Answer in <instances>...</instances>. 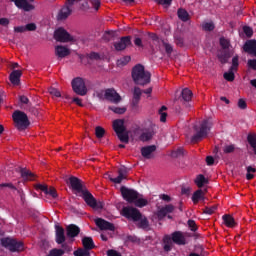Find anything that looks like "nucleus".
Here are the masks:
<instances>
[{
	"mask_svg": "<svg viewBox=\"0 0 256 256\" xmlns=\"http://www.w3.org/2000/svg\"><path fill=\"white\" fill-rule=\"evenodd\" d=\"M68 183L72 187L73 191H76V193H81L85 203H87L89 207H92V209H103V202H97L89 191L83 190V185L81 184L80 179L77 177H70Z\"/></svg>",
	"mask_w": 256,
	"mask_h": 256,
	"instance_id": "obj_1",
	"label": "nucleus"
},
{
	"mask_svg": "<svg viewBox=\"0 0 256 256\" xmlns=\"http://www.w3.org/2000/svg\"><path fill=\"white\" fill-rule=\"evenodd\" d=\"M121 215L123 217H126V219H129L130 221H140V227H142V229H147V227L149 226L147 218H143L141 212H139L137 208L124 207L121 210Z\"/></svg>",
	"mask_w": 256,
	"mask_h": 256,
	"instance_id": "obj_2",
	"label": "nucleus"
},
{
	"mask_svg": "<svg viewBox=\"0 0 256 256\" xmlns=\"http://www.w3.org/2000/svg\"><path fill=\"white\" fill-rule=\"evenodd\" d=\"M121 193L125 201H128V203H134L136 207H145V205H147V200L139 196V193H137L135 190L122 187Z\"/></svg>",
	"mask_w": 256,
	"mask_h": 256,
	"instance_id": "obj_3",
	"label": "nucleus"
},
{
	"mask_svg": "<svg viewBox=\"0 0 256 256\" xmlns=\"http://www.w3.org/2000/svg\"><path fill=\"white\" fill-rule=\"evenodd\" d=\"M132 79L136 85H147L151 82V73L145 71L142 65H136L132 70Z\"/></svg>",
	"mask_w": 256,
	"mask_h": 256,
	"instance_id": "obj_4",
	"label": "nucleus"
},
{
	"mask_svg": "<svg viewBox=\"0 0 256 256\" xmlns=\"http://www.w3.org/2000/svg\"><path fill=\"white\" fill-rule=\"evenodd\" d=\"M173 241V242H172ZM173 243L176 245H186L187 244V234L183 232H174L171 236L164 237V249L165 251H171Z\"/></svg>",
	"mask_w": 256,
	"mask_h": 256,
	"instance_id": "obj_5",
	"label": "nucleus"
},
{
	"mask_svg": "<svg viewBox=\"0 0 256 256\" xmlns=\"http://www.w3.org/2000/svg\"><path fill=\"white\" fill-rule=\"evenodd\" d=\"M72 5H76L79 9H87L88 7L87 0H67L66 6L63 7L58 14L59 20L67 19L71 15Z\"/></svg>",
	"mask_w": 256,
	"mask_h": 256,
	"instance_id": "obj_6",
	"label": "nucleus"
},
{
	"mask_svg": "<svg viewBox=\"0 0 256 256\" xmlns=\"http://www.w3.org/2000/svg\"><path fill=\"white\" fill-rule=\"evenodd\" d=\"M112 129L122 143H129V135H127V126L125 125V120H114L112 122Z\"/></svg>",
	"mask_w": 256,
	"mask_h": 256,
	"instance_id": "obj_7",
	"label": "nucleus"
},
{
	"mask_svg": "<svg viewBox=\"0 0 256 256\" xmlns=\"http://www.w3.org/2000/svg\"><path fill=\"white\" fill-rule=\"evenodd\" d=\"M211 129V122L209 120H204L201 123H198L194 126V136L192 137V141L197 143V141H201L204 137H207V133H209Z\"/></svg>",
	"mask_w": 256,
	"mask_h": 256,
	"instance_id": "obj_8",
	"label": "nucleus"
},
{
	"mask_svg": "<svg viewBox=\"0 0 256 256\" xmlns=\"http://www.w3.org/2000/svg\"><path fill=\"white\" fill-rule=\"evenodd\" d=\"M12 117L15 127H17V129L20 131H23V129H27V127H29V119L27 118V114L21 111H16L13 113Z\"/></svg>",
	"mask_w": 256,
	"mask_h": 256,
	"instance_id": "obj_9",
	"label": "nucleus"
},
{
	"mask_svg": "<svg viewBox=\"0 0 256 256\" xmlns=\"http://www.w3.org/2000/svg\"><path fill=\"white\" fill-rule=\"evenodd\" d=\"M1 244L6 249H9V251L15 252V251H24L25 246L23 245V242L17 241L13 238H3L1 240Z\"/></svg>",
	"mask_w": 256,
	"mask_h": 256,
	"instance_id": "obj_10",
	"label": "nucleus"
},
{
	"mask_svg": "<svg viewBox=\"0 0 256 256\" xmlns=\"http://www.w3.org/2000/svg\"><path fill=\"white\" fill-rule=\"evenodd\" d=\"M72 89L77 95H87V87L83 78H75L72 80Z\"/></svg>",
	"mask_w": 256,
	"mask_h": 256,
	"instance_id": "obj_11",
	"label": "nucleus"
},
{
	"mask_svg": "<svg viewBox=\"0 0 256 256\" xmlns=\"http://www.w3.org/2000/svg\"><path fill=\"white\" fill-rule=\"evenodd\" d=\"M54 39L56 41H59L60 43H69V41H72L73 38L65 29L63 28H58L55 33H54Z\"/></svg>",
	"mask_w": 256,
	"mask_h": 256,
	"instance_id": "obj_12",
	"label": "nucleus"
},
{
	"mask_svg": "<svg viewBox=\"0 0 256 256\" xmlns=\"http://www.w3.org/2000/svg\"><path fill=\"white\" fill-rule=\"evenodd\" d=\"M11 1H14L16 7H18L19 9H23L24 11H33V9H35L33 4H31L33 0H11Z\"/></svg>",
	"mask_w": 256,
	"mask_h": 256,
	"instance_id": "obj_13",
	"label": "nucleus"
},
{
	"mask_svg": "<svg viewBox=\"0 0 256 256\" xmlns=\"http://www.w3.org/2000/svg\"><path fill=\"white\" fill-rule=\"evenodd\" d=\"M95 223H96L97 227H99V229H101L102 231H114L115 230V226H113V224L105 221L104 219L97 218L95 220Z\"/></svg>",
	"mask_w": 256,
	"mask_h": 256,
	"instance_id": "obj_14",
	"label": "nucleus"
},
{
	"mask_svg": "<svg viewBox=\"0 0 256 256\" xmlns=\"http://www.w3.org/2000/svg\"><path fill=\"white\" fill-rule=\"evenodd\" d=\"M129 45H131V37L126 36V37H122L119 42H116L114 44V47L116 51H123V49H127Z\"/></svg>",
	"mask_w": 256,
	"mask_h": 256,
	"instance_id": "obj_15",
	"label": "nucleus"
},
{
	"mask_svg": "<svg viewBox=\"0 0 256 256\" xmlns=\"http://www.w3.org/2000/svg\"><path fill=\"white\" fill-rule=\"evenodd\" d=\"M36 189L44 191L46 195H50V197H52L53 199H57V190H55V188L53 187L48 188L45 184H38L36 185Z\"/></svg>",
	"mask_w": 256,
	"mask_h": 256,
	"instance_id": "obj_16",
	"label": "nucleus"
},
{
	"mask_svg": "<svg viewBox=\"0 0 256 256\" xmlns=\"http://www.w3.org/2000/svg\"><path fill=\"white\" fill-rule=\"evenodd\" d=\"M105 98L112 103H119L121 101V96L114 89H108L105 91Z\"/></svg>",
	"mask_w": 256,
	"mask_h": 256,
	"instance_id": "obj_17",
	"label": "nucleus"
},
{
	"mask_svg": "<svg viewBox=\"0 0 256 256\" xmlns=\"http://www.w3.org/2000/svg\"><path fill=\"white\" fill-rule=\"evenodd\" d=\"M246 53L256 57V40H248L243 47Z\"/></svg>",
	"mask_w": 256,
	"mask_h": 256,
	"instance_id": "obj_18",
	"label": "nucleus"
},
{
	"mask_svg": "<svg viewBox=\"0 0 256 256\" xmlns=\"http://www.w3.org/2000/svg\"><path fill=\"white\" fill-rule=\"evenodd\" d=\"M56 243H58V245L65 243V230L59 225H56Z\"/></svg>",
	"mask_w": 256,
	"mask_h": 256,
	"instance_id": "obj_19",
	"label": "nucleus"
},
{
	"mask_svg": "<svg viewBox=\"0 0 256 256\" xmlns=\"http://www.w3.org/2000/svg\"><path fill=\"white\" fill-rule=\"evenodd\" d=\"M123 179H127V169L125 168H120L118 170V177L113 178L110 176V181H112V183H121Z\"/></svg>",
	"mask_w": 256,
	"mask_h": 256,
	"instance_id": "obj_20",
	"label": "nucleus"
},
{
	"mask_svg": "<svg viewBox=\"0 0 256 256\" xmlns=\"http://www.w3.org/2000/svg\"><path fill=\"white\" fill-rule=\"evenodd\" d=\"M71 51L69 48L64 47V46H56L55 47V55L56 57H59L60 59H63V57H67Z\"/></svg>",
	"mask_w": 256,
	"mask_h": 256,
	"instance_id": "obj_21",
	"label": "nucleus"
},
{
	"mask_svg": "<svg viewBox=\"0 0 256 256\" xmlns=\"http://www.w3.org/2000/svg\"><path fill=\"white\" fill-rule=\"evenodd\" d=\"M204 200H205V192L203 190L199 189L193 193L192 201L194 205H197V203Z\"/></svg>",
	"mask_w": 256,
	"mask_h": 256,
	"instance_id": "obj_22",
	"label": "nucleus"
},
{
	"mask_svg": "<svg viewBox=\"0 0 256 256\" xmlns=\"http://www.w3.org/2000/svg\"><path fill=\"white\" fill-rule=\"evenodd\" d=\"M21 75H23L21 70H14L10 74V82L12 83V85H18L19 84V81L21 79Z\"/></svg>",
	"mask_w": 256,
	"mask_h": 256,
	"instance_id": "obj_23",
	"label": "nucleus"
},
{
	"mask_svg": "<svg viewBox=\"0 0 256 256\" xmlns=\"http://www.w3.org/2000/svg\"><path fill=\"white\" fill-rule=\"evenodd\" d=\"M156 149L157 148L155 146L144 147V148H142L141 153L145 157V159H151V157H153V153H155Z\"/></svg>",
	"mask_w": 256,
	"mask_h": 256,
	"instance_id": "obj_24",
	"label": "nucleus"
},
{
	"mask_svg": "<svg viewBox=\"0 0 256 256\" xmlns=\"http://www.w3.org/2000/svg\"><path fill=\"white\" fill-rule=\"evenodd\" d=\"M66 231H67V236L73 238V237H77V235H79L81 230L79 229V227L71 224L66 228Z\"/></svg>",
	"mask_w": 256,
	"mask_h": 256,
	"instance_id": "obj_25",
	"label": "nucleus"
},
{
	"mask_svg": "<svg viewBox=\"0 0 256 256\" xmlns=\"http://www.w3.org/2000/svg\"><path fill=\"white\" fill-rule=\"evenodd\" d=\"M82 245L86 251H91L95 247V243H93V238L91 237H84L82 239Z\"/></svg>",
	"mask_w": 256,
	"mask_h": 256,
	"instance_id": "obj_26",
	"label": "nucleus"
},
{
	"mask_svg": "<svg viewBox=\"0 0 256 256\" xmlns=\"http://www.w3.org/2000/svg\"><path fill=\"white\" fill-rule=\"evenodd\" d=\"M222 219H223L224 225H226V227L233 228L237 225V222H235V218H233V216H231V215H224L222 217Z\"/></svg>",
	"mask_w": 256,
	"mask_h": 256,
	"instance_id": "obj_27",
	"label": "nucleus"
},
{
	"mask_svg": "<svg viewBox=\"0 0 256 256\" xmlns=\"http://www.w3.org/2000/svg\"><path fill=\"white\" fill-rule=\"evenodd\" d=\"M21 177L25 181H35V179H37V176H35V174H33L31 171L26 169L21 171Z\"/></svg>",
	"mask_w": 256,
	"mask_h": 256,
	"instance_id": "obj_28",
	"label": "nucleus"
},
{
	"mask_svg": "<svg viewBox=\"0 0 256 256\" xmlns=\"http://www.w3.org/2000/svg\"><path fill=\"white\" fill-rule=\"evenodd\" d=\"M174 207L172 205H168L162 209H160L157 213L158 218L163 219V217H165V215H167V213H172Z\"/></svg>",
	"mask_w": 256,
	"mask_h": 256,
	"instance_id": "obj_29",
	"label": "nucleus"
},
{
	"mask_svg": "<svg viewBox=\"0 0 256 256\" xmlns=\"http://www.w3.org/2000/svg\"><path fill=\"white\" fill-rule=\"evenodd\" d=\"M182 99L183 101H191V99H193V92L188 89V88H185L182 90Z\"/></svg>",
	"mask_w": 256,
	"mask_h": 256,
	"instance_id": "obj_30",
	"label": "nucleus"
},
{
	"mask_svg": "<svg viewBox=\"0 0 256 256\" xmlns=\"http://www.w3.org/2000/svg\"><path fill=\"white\" fill-rule=\"evenodd\" d=\"M247 141L256 155V135L255 134L248 135Z\"/></svg>",
	"mask_w": 256,
	"mask_h": 256,
	"instance_id": "obj_31",
	"label": "nucleus"
},
{
	"mask_svg": "<svg viewBox=\"0 0 256 256\" xmlns=\"http://www.w3.org/2000/svg\"><path fill=\"white\" fill-rule=\"evenodd\" d=\"M153 135H155L153 130L146 131L141 134L140 140L141 141H149V140L153 139Z\"/></svg>",
	"mask_w": 256,
	"mask_h": 256,
	"instance_id": "obj_32",
	"label": "nucleus"
},
{
	"mask_svg": "<svg viewBox=\"0 0 256 256\" xmlns=\"http://www.w3.org/2000/svg\"><path fill=\"white\" fill-rule=\"evenodd\" d=\"M246 171H247L246 179H247L248 181H251V179H254L255 173H256L255 167H253V166H248V167L246 168Z\"/></svg>",
	"mask_w": 256,
	"mask_h": 256,
	"instance_id": "obj_33",
	"label": "nucleus"
},
{
	"mask_svg": "<svg viewBox=\"0 0 256 256\" xmlns=\"http://www.w3.org/2000/svg\"><path fill=\"white\" fill-rule=\"evenodd\" d=\"M195 183H196L197 187L201 188V187H203V185H205V183H207V179L205 178V176L200 174L196 177Z\"/></svg>",
	"mask_w": 256,
	"mask_h": 256,
	"instance_id": "obj_34",
	"label": "nucleus"
},
{
	"mask_svg": "<svg viewBox=\"0 0 256 256\" xmlns=\"http://www.w3.org/2000/svg\"><path fill=\"white\" fill-rule=\"evenodd\" d=\"M178 17L181 21H189V13L183 9L178 10Z\"/></svg>",
	"mask_w": 256,
	"mask_h": 256,
	"instance_id": "obj_35",
	"label": "nucleus"
},
{
	"mask_svg": "<svg viewBox=\"0 0 256 256\" xmlns=\"http://www.w3.org/2000/svg\"><path fill=\"white\" fill-rule=\"evenodd\" d=\"M167 107L162 106L161 109L159 110V115H160V121L162 123H165V121H167Z\"/></svg>",
	"mask_w": 256,
	"mask_h": 256,
	"instance_id": "obj_36",
	"label": "nucleus"
},
{
	"mask_svg": "<svg viewBox=\"0 0 256 256\" xmlns=\"http://www.w3.org/2000/svg\"><path fill=\"white\" fill-rule=\"evenodd\" d=\"M235 70H229V72L224 73V79H226V81H235Z\"/></svg>",
	"mask_w": 256,
	"mask_h": 256,
	"instance_id": "obj_37",
	"label": "nucleus"
},
{
	"mask_svg": "<svg viewBox=\"0 0 256 256\" xmlns=\"http://www.w3.org/2000/svg\"><path fill=\"white\" fill-rule=\"evenodd\" d=\"M63 255H65V251L64 250L54 248V249L50 250L48 256H63Z\"/></svg>",
	"mask_w": 256,
	"mask_h": 256,
	"instance_id": "obj_38",
	"label": "nucleus"
},
{
	"mask_svg": "<svg viewBox=\"0 0 256 256\" xmlns=\"http://www.w3.org/2000/svg\"><path fill=\"white\" fill-rule=\"evenodd\" d=\"M95 135H96L97 139H102V137L105 136V130L103 129V127L97 126L95 128Z\"/></svg>",
	"mask_w": 256,
	"mask_h": 256,
	"instance_id": "obj_39",
	"label": "nucleus"
},
{
	"mask_svg": "<svg viewBox=\"0 0 256 256\" xmlns=\"http://www.w3.org/2000/svg\"><path fill=\"white\" fill-rule=\"evenodd\" d=\"M202 29L204 31H213V29H215V24H213V22H204L202 24Z\"/></svg>",
	"mask_w": 256,
	"mask_h": 256,
	"instance_id": "obj_40",
	"label": "nucleus"
},
{
	"mask_svg": "<svg viewBox=\"0 0 256 256\" xmlns=\"http://www.w3.org/2000/svg\"><path fill=\"white\" fill-rule=\"evenodd\" d=\"M48 91L53 99H59V97H61V92H59V90H57L56 88L51 87Z\"/></svg>",
	"mask_w": 256,
	"mask_h": 256,
	"instance_id": "obj_41",
	"label": "nucleus"
},
{
	"mask_svg": "<svg viewBox=\"0 0 256 256\" xmlns=\"http://www.w3.org/2000/svg\"><path fill=\"white\" fill-rule=\"evenodd\" d=\"M75 256H89V252L87 249L79 248L76 251H74Z\"/></svg>",
	"mask_w": 256,
	"mask_h": 256,
	"instance_id": "obj_42",
	"label": "nucleus"
},
{
	"mask_svg": "<svg viewBox=\"0 0 256 256\" xmlns=\"http://www.w3.org/2000/svg\"><path fill=\"white\" fill-rule=\"evenodd\" d=\"M239 67V57L235 56L233 59H232V66H231V71H237Z\"/></svg>",
	"mask_w": 256,
	"mask_h": 256,
	"instance_id": "obj_43",
	"label": "nucleus"
},
{
	"mask_svg": "<svg viewBox=\"0 0 256 256\" xmlns=\"http://www.w3.org/2000/svg\"><path fill=\"white\" fill-rule=\"evenodd\" d=\"M215 211H217V206H212V207H206L203 213H206V215H213Z\"/></svg>",
	"mask_w": 256,
	"mask_h": 256,
	"instance_id": "obj_44",
	"label": "nucleus"
},
{
	"mask_svg": "<svg viewBox=\"0 0 256 256\" xmlns=\"http://www.w3.org/2000/svg\"><path fill=\"white\" fill-rule=\"evenodd\" d=\"M224 153H233L235 151V146L233 144L226 145L223 148Z\"/></svg>",
	"mask_w": 256,
	"mask_h": 256,
	"instance_id": "obj_45",
	"label": "nucleus"
},
{
	"mask_svg": "<svg viewBox=\"0 0 256 256\" xmlns=\"http://www.w3.org/2000/svg\"><path fill=\"white\" fill-rule=\"evenodd\" d=\"M243 32L245 33L246 36L252 37L253 36V29L248 26L243 27Z\"/></svg>",
	"mask_w": 256,
	"mask_h": 256,
	"instance_id": "obj_46",
	"label": "nucleus"
},
{
	"mask_svg": "<svg viewBox=\"0 0 256 256\" xmlns=\"http://www.w3.org/2000/svg\"><path fill=\"white\" fill-rule=\"evenodd\" d=\"M220 45L223 49H229V40L225 38H220Z\"/></svg>",
	"mask_w": 256,
	"mask_h": 256,
	"instance_id": "obj_47",
	"label": "nucleus"
},
{
	"mask_svg": "<svg viewBox=\"0 0 256 256\" xmlns=\"http://www.w3.org/2000/svg\"><path fill=\"white\" fill-rule=\"evenodd\" d=\"M111 109L114 113H117L118 115H123V113H125V111H127V108H125V107H121V108L116 107V108H111Z\"/></svg>",
	"mask_w": 256,
	"mask_h": 256,
	"instance_id": "obj_48",
	"label": "nucleus"
},
{
	"mask_svg": "<svg viewBox=\"0 0 256 256\" xmlns=\"http://www.w3.org/2000/svg\"><path fill=\"white\" fill-rule=\"evenodd\" d=\"M139 97H141V89H134V101H139Z\"/></svg>",
	"mask_w": 256,
	"mask_h": 256,
	"instance_id": "obj_49",
	"label": "nucleus"
},
{
	"mask_svg": "<svg viewBox=\"0 0 256 256\" xmlns=\"http://www.w3.org/2000/svg\"><path fill=\"white\" fill-rule=\"evenodd\" d=\"M188 227L191 229V231H197V224L193 220L188 221Z\"/></svg>",
	"mask_w": 256,
	"mask_h": 256,
	"instance_id": "obj_50",
	"label": "nucleus"
},
{
	"mask_svg": "<svg viewBox=\"0 0 256 256\" xmlns=\"http://www.w3.org/2000/svg\"><path fill=\"white\" fill-rule=\"evenodd\" d=\"M238 107L239 109H247V102H245L243 99H240L238 101Z\"/></svg>",
	"mask_w": 256,
	"mask_h": 256,
	"instance_id": "obj_51",
	"label": "nucleus"
},
{
	"mask_svg": "<svg viewBox=\"0 0 256 256\" xmlns=\"http://www.w3.org/2000/svg\"><path fill=\"white\" fill-rule=\"evenodd\" d=\"M248 67H250V69H253L254 71H256V60L255 59L248 60Z\"/></svg>",
	"mask_w": 256,
	"mask_h": 256,
	"instance_id": "obj_52",
	"label": "nucleus"
},
{
	"mask_svg": "<svg viewBox=\"0 0 256 256\" xmlns=\"http://www.w3.org/2000/svg\"><path fill=\"white\" fill-rule=\"evenodd\" d=\"M156 1L160 5H165L166 7H169V5H171V1H173V0H156Z\"/></svg>",
	"mask_w": 256,
	"mask_h": 256,
	"instance_id": "obj_53",
	"label": "nucleus"
},
{
	"mask_svg": "<svg viewBox=\"0 0 256 256\" xmlns=\"http://www.w3.org/2000/svg\"><path fill=\"white\" fill-rule=\"evenodd\" d=\"M91 3L93 5V7L96 9V11L99 9V7L101 6V0H91Z\"/></svg>",
	"mask_w": 256,
	"mask_h": 256,
	"instance_id": "obj_54",
	"label": "nucleus"
},
{
	"mask_svg": "<svg viewBox=\"0 0 256 256\" xmlns=\"http://www.w3.org/2000/svg\"><path fill=\"white\" fill-rule=\"evenodd\" d=\"M107 255L108 256H121V253L117 252L116 250H108Z\"/></svg>",
	"mask_w": 256,
	"mask_h": 256,
	"instance_id": "obj_55",
	"label": "nucleus"
},
{
	"mask_svg": "<svg viewBox=\"0 0 256 256\" xmlns=\"http://www.w3.org/2000/svg\"><path fill=\"white\" fill-rule=\"evenodd\" d=\"M163 47H164L166 53H171L173 51V48L171 47V45H169L167 43H163Z\"/></svg>",
	"mask_w": 256,
	"mask_h": 256,
	"instance_id": "obj_56",
	"label": "nucleus"
},
{
	"mask_svg": "<svg viewBox=\"0 0 256 256\" xmlns=\"http://www.w3.org/2000/svg\"><path fill=\"white\" fill-rule=\"evenodd\" d=\"M26 31H35V29H37V27L35 26V24H28L25 26Z\"/></svg>",
	"mask_w": 256,
	"mask_h": 256,
	"instance_id": "obj_57",
	"label": "nucleus"
},
{
	"mask_svg": "<svg viewBox=\"0 0 256 256\" xmlns=\"http://www.w3.org/2000/svg\"><path fill=\"white\" fill-rule=\"evenodd\" d=\"M113 35H115V32L108 31V32L105 33L104 38L109 41V39H111V37H113Z\"/></svg>",
	"mask_w": 256,
	"mask_h": 256,
	"instance_id": "obj_58",
	"label": "nucleus"
},
{
	"mask_svg": "<svg viewBox=\"0 0 256 256\" xmlns=\"http://www.w3.org/2000/svg\"><path fill=\"white\" fill-rule=\"evenodd\" d=\"M0 25H3L4 27L9 25V19H7V18H0Z\"/></svg>",
	"mask_w": 256,
	"mask_h": 256,
	"instance_id": "obj_59",
	"label": "nucleus"
},
{
	"mask_svg": "<svg viewBox=\"0 0 256 256\" xmlns=\"http://www.w3.org/2000/svg\"><path fill=\"white\" fill-rule=\"evenodd\" d=\"M14 31H15L16 33H23V31H26V28L23 27V26H18V27H15V28H14Z\"/></svg>",
	"mask_w": 256,
	"mask_h": 256,
	"instance_id": "obj_60",
	"label": "nucleus"
},
{
	"mask_svg": "<svg viewBox=\"0 0 256 256\" xmlns=\"http://www.w3.org/2000/svg\"><path fill=\"white\" fill-rule=\"evenodd\" d=\"M206 163H207V165H213V163H215V159H213L212 156H208L206 158Z\"/></svg>",
	"mask_w": 256,
	"mask_h": 256,
	"instance_id": "obj_61",
	"label": "nucleus"
},
{
	"mask_svg": "<svg viewBox=\"0 0 256 256\" xmlns=\"http://www.w3.org/2000/svg\"><path fill=\"white\" fill-rule=\"evenodd\" d=\"M160 199H162L163 201H171V197H169V195L166 194L160 195Z\"/></svg>",
	"mask_w": 256,
	"mask_h": 256,
	"instance_id": "obj_62",
	"label": "nucleus"
},
{
	"mask_svg": "<svg viewBox=\"0 0 256 256\" xmlns=\"http://www.w3.org/2000/svg\"><path fill=\"white\" fill-rule=\"evenodd\" d=\"M89 59H99V54L92 52L89 55Z\"/></svg>",
	"mask_w": 256,
	"mask_h": 256,
	"instance_id": "obj_63",
	"label": "nucleus"
},
{
	"mask_svg": "<svg viewBox=\"0 0 256 256\" xmlns=\"http://www.w3.org/2000/svg\"><path fill=\"white\" fill-rule=\"evenodd\" d=\"M20 101L21 103L27 104L29 103V98H27L26 96H20Z\"/></svg>",
	"mask_w": 256,
	"mask_h": 256,
	"instance_id": "obj_64",
	"label": "nucleus"
}]
</instances>
